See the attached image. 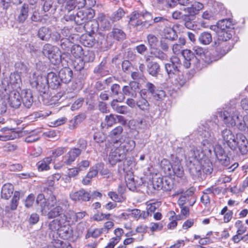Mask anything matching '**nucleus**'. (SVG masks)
Returning <instances> with one entry per match:
<instances>
[{
    "mask_svg": "<svg viewBox=\"0 0 248 248\" xmlns=\"http://www.w3.org/2000/svg\"><path fill=\"white\" fill-rule=\"evenodd\" d=\"M125 12L122 8H119L113 14L112 19L114 21L120 20L125 15Z\"/></svg>",
    "mask_w": 248,
    "mask_h": 248,
    "instance_id": "bf43d9fd",
    "label": "nucleus"
},
{
    "mask_svg": "<svg viewBox=\"0 0 248 248\" xmlns=\"http://www.w3.org/2000/svg\"><path fill=\"white\" fill-rule=\"evenodd\" d=\"M46 78L49 87L53 89H57L60 85L61 79L54 72L48 73Z\"/></svg>",
    "mask_w": 248,
    "mask_h": 248,
    "instance_id": "393cba45",
    "label": "nucleus"
},
{
    "mask_svg": "<svg viewBox=\"0 0 248 248\" xmlns=\"http://www.w3.org/2000/svg\"><path fill=\"white\" fill-rule=\"evenodd\" d=\"M109 36L119 41L123 40L125 38V33L122 30L119 29H114L109 33Z\"/></svg>",
    "mask_w": 248,
    "mask_h": 248,
    "instance_id": "4c0bfd02",
    "label": "nucleus"
},
{
    "mask_svg": "<svg viewBox=\"0 0 248 248\" xmlns=\"http://www.w3.org/2000/svg\"><path fill=\"white\" fill-rule=\"evenodd\" d=\"M164 34L165 37L169 40H173L177 37L176 32L171 28H166L165 29Z\"/></svg>",
    "mask_w": 248,
    "mask_h": 248,
    "instance_id": "603ef678",
    "label": "nucleus"
},
{
    "mask_svg": "<svg viewBox=\"0 0 248 248\" xmlns=\"http://www.w3.org/2000/svg\"><path fill=\"white\" fill-rule=\"evenodd\" d=\"M54 52H52V53L48 55L47 58L51 61L52 62H57L60 61L61 54L59 48L57 47V50L54 49Z\"/></svg>",
    "mask_w": 248,
    "mask_h": 248,
    "instance_id": "5fc2aeb1",
    "label": "nucleus"
},
{
    "mask_svg": "<svg viewBox=\"0 0 248 248\" xmlns=\"http://www.w3.org/2000/svg\"><path fill=\"white\" fill-rule=\"evenodd\" d=\"M105 121L108 126H111L113 124L116 123V116L112 114L106 115L105 117Z\"/></svg>",
    "mask_w": 248,
    "mask_h": 248,
    "instance_id": "69168bd1",
    "label": "nucleus"
},
{
    "mask_svg": "<svg viewBox=\"0 0 248 248\" xmlns=\"http://www.w3.org/2000/svg\"><path fill=\"white\" fill-rule=\"evenodd\" d=\"M188 155L195 159V160L202 161L205 156V153L202 151L201 147L193 146Z\"/></svg>",
    "mask_w": 248,
    "mask_h": 248,
    "instance_id": "c85d7f7f",
    "label": "nucleus"
},
{
    "mask_svg": "<svg viewBox=\"0 0 248 248\" xmlns=\"http://www.w3.org/2000/svg\"><path fill=\"white\" fill-rule=\"evenodd\" d=\"M181 65L180 59L177 56H172L169 62L165 64V69L169 76H174V74L179 73Z\"/></svg>",
    "mask_w": 248,
    "mask_h": 248,
    "instance_id": "9b49d317",
    "label": "nucleus"
},
{
    "mask_svg": "<svg viewBox=\"0 0 248 248\" xmlns=\"http://www.w3.org/2000/svg\"><path fill=\"white\" fill-rule=\"evenodd\" d=\"M171 79V82L177 87L183 86L186 82V80L184 78L183 76L178 73L174 74V76L170 77Z\"/></svg>",
    "mask_w": 248,
    "mask_h": 248,
    "instance_id": "e433bc0d",
    "label": "nucleus"
},
{
    "mask_svg": "<svg viewBox=\"0 0 248 248\" xmlns=\"http://www.w3.org/2000/svg\"><path fill=\"white\" fill-rule=\"evenodd\" d=\"M238 128L241 131H244L247 128L248 131V116L243 117V121L239 123Z\"/></svg>",
    "mask_w": 248,
    "mask_h": 248,
    "instance_id": "774afa93",
    "label": "nucleus"
},
{
    "mask_svg": "<svg viewBox=\"0 0 248 248\" xmlns=\"http://www.w3.org/2000/svg\"><path fill=\"white\" fill-rule=\"evenodd\" d=\"M114 143L115 144V149L109 155V162L112 165L124 160L127 153L132 150L136 145L135 141L129 139L124 140L123 141L116 140Z\"/></svg>",
    "mask_w": 248,
    "mask_h": 248,
    "instance_id": "7ed1b4c3",
    "label": "nucleus"
},
{
    "mask_svg": "<svg viewBox=\"0 0 248 248\" xmlns=\"http://www.w3.org/2000/svg\"><path fill=\"white\" fill-rule=\"evenodd\" d=\"M202 167L203 171L205 173L210 174L212 173L213 171L212 165L208 160L204 164H202Z\"/></svg>",
    "mask_w": 248,
    "mask_h": 248,
    "instance_id": "338daca9",
    "label": "nucleus"
},
{
    "mask_svg": "<svg viewBox=\"0 0 248 248\" xmlns=\"http://www.w3.org/2000/svg\"><path fill=\"white\" fill-rule=\"evenodd\" d=\"M193 52L190 50H185L183 52L184 60L183 65L186 68H188L191 65L196 68L200 67V60L198 57L204 55L203 49L200 46H195L193 48Z\"/></svg>",
    "mask_w": 248,
    "mask_h": 248,
    "instance_id": "39448f33",
    "label": "nucleus"
},
{
    "mask_svg": "<svg viewBox=\"0 0 248 248\" xmlns=\"http://www.w3.org/2000/svg\"><path fill=\"white\" fill-rule=\"evenodd\" d=\"M21 103L27 108H30L33 102L31 92L29 90H24L21 92Z\"/></svg>",
    "mask_w": 248,
    "mask_h": 248,
    "instance_id": "4be33fe9",
    "label": "nucleus"
},
{
    "mask_svg": "<svg viewBox=\"0 0 248 248\" xmlns=\"http://www.w3.org/2000/svg\"><path fill=\"white\" fill-rule=\"evenodd\" d=\"M160 166L166 174L170 175L171 174L173 165H171L168 160L163 159L161 162Z\"/></svg>",
    "mask_w": 248,
    "mask_h": 248,
    "instance_id": "a19ab883",
    "label": "nucleus"
},
{
    "mask_svg": "<svg viewBox=\"0 0 248 248\" xmlns=\"http://www.w3.org/2000/svg\"><path fill=\"white\" fill-rule=\"evenodd\" d=\"M10 82L11 84L15 85V87H19L21 83V75L16 72L12 73L10 77Z\"/></svg>",
    "mask_w": 248,
    "mask_h": 248,
    "instance_id": "79ce46f5",
    "label": "nucleus"
},
{
    "mask_svg": "<svg viewBox=\"0 0 248 248\" xmlns=\"http://www.w3.org/2000/svg\"><path fill=\"white\" fill-rule=\"evenodd\" d=\"M94 16V11L91 8L78 12L76 15H70L66 20H74L78 25H81L90 21Z\"/></svg>",
    "mask_w": 248,
    "mask_h": 248,
    "instance_id": "6e6552de",
    "label": "nucleus"
},
{
    "mask_svg": "<svg viewBox=\"0 0 248 248\" xmlns=\"http://www.w3.org/2000/svg\"><path fill=\"white\" fill-rule=\"evenodd\" d=\"M31 84L35 86L43 98L47 97L48 83L45 76H38L34 81H31Z\"/></svg>",
    "mask_w": 248,
    "mask_h": 248,
    "instance_id": "1a4fd4ad",
    "label": "nucleus"
},
{
    "mask_svg": "<svg viewBox=\"0 0 248 248\" xmlns=\"http://www.w3.org/2000/svg\"><path fill=\"white\" fill-rule=\"evenodd\" d=\"M70 197L73 201L79 202L89 201L91 199L90 194L83 189L78 191L72 192L70 194Z\"/></svg>",
    "mask_w": 248,
    "mask_h": 248,
    "instance_id": "a211bd4d",
    "label": "nucleus"
},
{
    "mask_svg": "<svg viewBox=\"0 0 248 248\" xmlns=\"http://www.w3.org/2000/svg\"><path fill=\"white\" fill-rule=\"evenodd\" d=\"M220 136L224 143L232 150H236L238 148L242 154L248 151V140L243 134H234L230 129L225 128L221 131Z\"/></svg>",
    "mask_w": 248,
    "mask_h": 248,
    "instance_id": "f257e3e1",
    "label": "nucleus"
},
{
    "mask_svg": "<svg viewBox=\"0 0 248 248\" xmlns=\"http://www.w3.org/2000/svg\"><path fill=\"white\" fill-rule=\"evenodd\" d=\"M71 46L72 42L69 39L62 38L61 39L60 46L63 50L68 51Z\"/></svg>",
    "mask_w": 248,
    "mask_h": 248,
    "instance_id": "6e6d98bb",
    "label": "nucleus"
},
{
    "mask_svg": "<svg viewBox=\"0 0 248 248\" xmlns=\"http://www.w3.org/2000/svg\"><path fill=\"white\" fill-rule=\"evenodd\" d=\"M214 152L218 162L222 165L227 166L230 164V159L224 149L219 145H217Z\"/></svg>",
    "mask_w": 248,
    "mask_h": 248,
    "instance_id": "ddd939ff",
    "label": "nucleus"
},
{
    "mask_svg": "<svg viewBox=\"0 0 248 248\" xmlns=\"http://www.w3.org/2000/svg\"><path fill=\"white\" fill-rule=\"evenodd\" d=\"M21 94L16 90L10 92L7 99L10 106L14 108H18L21 105Z\"/></svg>",
    "mask_w": 248,
    "mask_h": 248,
    "instance_id": "2eb2a0df",
    "label": "nucleus"
},
{
    "mask_svg": "<svg viewBox=\"0 0 248 248\" xmlns=\"http://www.w3.org/2000/svg\"><path fill=\"white\" fill-rule=\"evenodd\" d=\"M52 162V158L50 157H46L36 164V167L39 171H46L50 170V164Z\"/></svg>",
    "mask_w": 248,
    "mask_h": 248,
    "instance_id": "2f4dec72",
    "label": "nucleus"
},
{
    "mask_svg": "<svg viewBox=\"0 0 248 248\" xmlns=\"http://www.w3.org/2000/svg\"><path fill=\"white\" fill-rule=\"evenodd\" d=\"M220 116L227 126L233 127L236 125L238 128L239 123H242L243 121V117L234 108H228L227 110L220 112Z\"/></svg>",
    "mask_w": 248,
    "mask_h": 248,
    "instance_id": "423d86ee",
    "label": "nucleus"
},
{
    "mask_svg": "<svg viewBox=\"0 0 248 248\" xmlns=\"http://www.w3.org/2000/svg\"><path fill=\"white\" fill-rule=\"evenodd\" d=\"M73 65L76 71H80L84 67L85 62L81 58H77L73 62Z\"/></svg>",
    "mask_w": 248,
    "mask_h": 248,
    "instance_id": "864d4df0",
    "label": "nucleus"
},
{
    "mask_svg": "<svg viewBox=\"0 0 248 248\" xmlns=\"http://www.w3.org/2000/svg\"><path fill=\"white\" fill-rule=\"evenodd\" d=\"M142 19H140V25L142 27L147 28L151 25L153 23H160L163 25H166L168 23V20L163 16L155 17L153 21V16L151 14L147 12L142 14Z\"/></svg>",
    "mask_w": 248,
    "mask_h": 248,
    "instance_id": "9d476101",
    "label": "nucleus"
},
{
    "mask_svg": "<svg viewBox=\"0 0 248 248\" xmlns=\"http://www.w3.org/2000/svg\"><path fill=\"white\" fill-rule=\"evenodd\" d=\"M54 49L57 50V47L52 46L49 44H45L43 48L42 52L46 57H48L52 52H54Z\"/></svg>",
    "mask_w": 248,
    "mask_h": 248,
    "instance_id": "8fccbe9b",
    "label": "nucleus"
},
{
    "mask_svg": "<svg viewBox=\"0 0 248 248\" xmlns=\"http://www.w3.org/2000/svg\"><path fill=\"white\" fill-rule=\"evenodd\" d=\"M203 8V5L200 2H194L191 7L184 8V11L189 15L194 16L197 14Z\"/></svg>",
    "mask_w": 248,
    "mask_h": 248,
    "instance_id": "473e14b6",
    "label": "nucleus"
},
{
    "mask_svg": "<svg viewBox=\"0 0 248 248\" xmlns=\"http://www.w3.org/2000/svg\"><path fill=\"white\" fill-rule=\"evenodd\" d=\"M142 81L140 83V110L148 111L149 104L146 99L148 96L152 94L155 100L159 101L162 100L166 94L163 90H155V87L153 84L143 79L140 77Z\"/></svg>",
    "mask_w": 248,
    "mask_h": 248,
    "instance_id": "f03ea898",
    "label": "nucleus"
},
{
    "mask_svg": "<svg viewBox=\"0 0 248 248\" xmlns=\"http://www.w3.org/2000/svg\"><path fill=\"white\" fill-rule=\"evenodd\" d=\"M235 227L237 229L236 233L238 234L242 235L247 231V227L239 220L236 221Z\"/></svg>",
    "mask_w": 248,
    "mask_h": 248,
    "instance_id": "13d9d810",
    "label": "nucleus"
},
{
    "mask_svg": "<svg viewBox=\"0 0 248 248\" xmlns=\"http://www.w3.org/2000/svg\"><path fill=\"white\" fill-rule=\"evenodd\" d=\"M69 221L67 217L65 215H63L62 217V219H55L47 222V227L50 231L52 232L57 231L58 232L62 224Z\"/></svg>",
    "mask_w": 248,
    "mask_h": 248,
    "instance_id": "6ab92c4d",
    "label": "nucleus"
},
{
    "mask_svg": "<svg viewBox=\"0 0 248 248\" xmlns=\"http://www.w3.org/2000/svg\"><path fill=\"white\" fill-rule=\"evenodd\" d=\"M223 35L221 39L219 36L217 39L214 42V46L216 47H219L221 48V55H224L228 53L234 44V42L232 40H231L232 37V31H222Z\"/></svg>",
    "mask_w": 248,
    "mask_h": 248,
    "instance_id": "0eeeda50",
    "label": "nucleus"
},
{
    "mask_svg": "<svg viewBox=\"0 0 248 248\" xmlns=\"http://www.w3.org/2000/svg\"><path fill=\"white\" fill-rule=\"evenodd\" d=\"M57 233L62 238L68 240L73 237V231L71 226L66 222L62 224Z\"/></svg>",
    "mask_w": 248,
    "mask_h": 248,
    "instance_id": "412c9836",
    "label": "nucleus"
},
{
    "mask_svg": "<svg viewBox=\"0 0 248 248\" xmlns=\"http://www.w3.org/2000/svg\"><path fill=\"white\" fill-rule=\"evenodd\" d=\"M29 5L24 3L19 9V14L17 16L16 20L18 23L23 24L27 20L29 16Z\"/></svg>",
    "mask_w": 248,
    "mask_h": 248,
    "instance_id": "5701e85b",
    "label": "nucleus"
},
{
    "mask_svg": "<svg viewBox=\"0 0 248 248\" xmlns=\"http://www.w3.org/2000/svg\"><path fill=\"white\" fill-rule=\"evenodd\" d=\"M129 85L132 91V97L137 96V93H140L139 83L136 81H132L130 82Z\"/></svg>",
    "mask_w": 248,
    "mask_h": 248,
    "instance_id": "de8ad7c7",
    "label": "nucleus"
},
{
    "mask_svg": "<svg viewBox=\"0 0 248 248\" xmlns=\"http://www.w3.org/2000/svg\"><path fill=\"white\" fill-rule=\"evenodd\" d=\"M203 131L201 136L205 138L201 144L202 151L205 153V156L209 155L211 154L212 143L214 142L215 138L214 131L218 128V125L212 121H209L202 125Z\"/></svg>",
    "mask_w": 248,
    "mask_h": 248,
    "instance_id": "20e7f679",
    "label": "nucleus"
},
{
    "mask_svg": "<svg viewBox=\"0 0 248 248\" xmlns=\"http://www.w3.org/2000/svg\"><path fill=\"white\" fill-rule=\"evenodd\" d=\"M152 53L155 58L161 61H165L168 59V55L160 50L156 49Z\"/></svg>",
    "mask_w": 248,
    "mask_h": 248,
    "instance_id": "052dcab7",
    "label": "nucleus"
},
{
    "mask_svg": "<svg viewBox=\"0 0 248 248\" xmlns=\"http://www.w3.org/2000/svg\"><path fill=\"white\" fill-rule=\"evenodd\" d=\"M129 24L130 26L136 27L140 24V14L137 12H133L131 16L129 21Z\"/></svg>",
    "mask_w": 248,
    "mask_h": 248,
    "instance_id": "a18cd8bd",
    "label": "nucleus"
},
{
    "mask_svg": "<svg viewBox=\"0 0 248 248\" xmlns=\"http://www.w3.org/2000/svg\"><path fill=\"white\" fill-rule=\"evenodd\" d=\"M14 187L10 183L5 184L0 191V197L2 199L8 200L13 194Z\"/></svg>",
    "mask_w": 248,
    "mask_h": 248,
    "instance_id": "bb28decb",
    "label": "nucleus"
},
{
    "mask_svg": "<svg viewBox=\"0 0 248 248\" xmlns=\"http://www.w3.org/2000/svg\"><path fill=\"white\" fill-rule=\"evenodd\" d=\"M147 211L151 215L158 207V203L155 202H151V201L146 202Z\"/></svg>",
    "mask_w": 248,
    "mask_h": 248,
    "instance_id": "680f3d73",
    "label": "nucleus"
},
{
    "mask_svg": "<svg viewBox=\"0 0 248 248\" xmlns=\"http://www.w3.org/2000/svg\"><path fill=\"white\" fill-rule=\"evenodd\" d=\"M177 161H175V164H173L172 168V172L178 177L181 178L184 174V170L183 167L181 165V161L183 160V156L181 157L176 156Z\"/></svg>",
    "mask_w": 248,
    "mask_h": 248,
    "instance_id": "cd10ccee",
    "label": "nucleus"
},
{
    "mask_svg": "<svg viewBox=\"0 0 248 248\" xmlns=\"http://www.w3.org/2000/svg\"><path fill=\"white\" fill-rule=\"evenodd\" d=\"M232 24L230 19H224L219 21L217 25L211 26V29L214 31L217 36H219L221 39H223V31H232Z\"/></svg>",
    "mask_w": 248,
    "mask_h": 248,
    "instance_id": "f8f14e48",
    "label": "nucleus"
},
{
    "mask_svg": "<svg viewBox=\"0 0 248 248\" xmlns=\"http://www.w3.org/2000/svg\"><path fill=\"white\" fill-rule=\"evenodd\" d=\"M59 77L62 82L64 83H68L72 79L73 71L69 67H64L60 70Z\"/></svg>",
    "mask_w": 248,
    "mask_h": 248,
    "instance_id": "b1692460",
    "label": "nucleus"
},
{
    "mask_svg": "<svg viewBox=\"0 0 248 248\" xmlns=\"http://www.w3.org/2000/svg\"><path fill=\"white\" fill-rule=\"evenodd\" d=\"M71 54L76 58H80L83 54L82 47L79 45H74L71 48Z\"/></svg>",
    "mask_w": 248,
    "mask_h": 248,
    "instance_id": "ea45409f",
    "label": "nucleus"
},
{
    "mask_svg": "<svg viewBox=\"0 0 248 248\" xmlns=\"http://www.w3.org/2000/svg\"><path fill=\"white\" fill-rule=\"evenodd\" d=\"M35 200V196L33 194H31L28 195L25 201V206L26 207L29 208L31 207Z\"/></svg>",
    "mask_w": 248,
    "mask_h": 248,
    "instance_id": "0e129e2a",
    "label": "nucleus"
},
{
    "mask_svg": "<svg viewBox=\"0 0 248 248\" xmlns=\"http://www.w3.org/2000/svg\"><path fill=\"white\" fill-rule=\"evenodd\" d=\"M199 41L203 45H208L212 41V35L211 33L208 32H202L199 37Z\"/></svg>",
    "mask_w": 248,
    "mask_h": 248,
    "instance_id": "58836bf2",
    "label": "nucleus"
},
{
    "mask_svg": "<svg viewBox=\"0 0 248 248\" xmlns=\"http://www.w3.org/2000/svg\"><path fill=\"white\" fill-rule=\"evenodd\" d=\"M66 152V148L65 147H60L52 150V154L49 156L51 157L52 160L53 158H56L62 155Z\"/></svg>",
    "mask_w": 248,
    "mask_h": 248,
    "instance_id": "09e8293b",
    "label": "nucleus"
},
{
    "mask_svg": "<svg viewBox=\"0 0 248 248\" xmlns=\"http://www.w3.org/2000/svg\"><path fill=\"white\" fill-rule=\"evenodd\" d=\"M111 107L117 113L125 114L128 112L127 107L125 106H115L114 103L113 106Z\"/></svg>",
    "mask_w": 248,
    "mask_h": 248,
    "instance_id": "e2e57ef3",
    "label": "nucleus"
},
{
    "mask_svg": "<svg viewBox=\"0 0 248 248\" xmlns=\"http://www.w3.org/2000/svg\"><path fill=\"white\" fill-rule=\"evenodd\" d=\"M111 95L113 97H117L111 102V106H113L115 102H122L125 99V96L121 91V87L118 84H113L110 88Z\"/></svg>",
    "mask_w": 248,
    "mask_h": 248,
    "instance_id": "aec40b11",
    "label": "nucleus"
},
{
    "mask_svg": "<svg viewBox=\"0 0 248 248\" xmlns=\"http://www.w3.org/2000/svg\"><path fill=\"white\" fill-rule=\"evenodd\" d=\"M81 152L79 148L74 147L71 148L69 151L62 157L63 163L66 165H71L75 161L76 158L80 155Z\"/></svg>",
    "mask_w": 248,
    "mask_h": 248,
    "instance_id": "4468645a",
    "label": "nucleus"
},
{
    "mask_svg": "<svg viewBox=\"0 0 248 248\" xmlns=\"http://www.w3.org/2000/svg\"><path fill=\"white\" fill-rule=\"evenodd\" d=\"M152 185L153 187L156 190L162 189L163 187L164 177H160L155 176L153 177Z\"/></svg>",
    "mask_w": 248,
    "mask_h": 248,
    "instance_id": "37998d69",
    "label": "nucleus"
},
{
    "mask_svg": "<svg viewBox=\"0 0 248 248\" xmlns=\"http://www.w3.org/2000/svg\"><path fill=\"white\" fill-rule=\"evenodd\" d=\"M36 203L40 207L41 212L43 214L44 211L46 212V208L49 209L48 206H47L46 199L45 198V196L42 194H40L37 196Z\"/></svg>",
    "mask_w": 248,
    "mask_h": 248,
    "instance_id": "c9c22d12",
    "label": "nucleus"
},
{
    "mask_svg": "<svg viewBox=\"0 0 248 248\" xmlns=\"http://www.w3.org/2000/svg\"><path fill=\"white\" fill-rule=\"evenodd\" d=\"M147 70L150 75L156 77L160 70V66L157 62H149L147 64Z\"/></svg>",
    "mask_w": 248,
    "mask_h": 248,
    "instance_id": "72a5a7b5",
    "label": "nucleus"
},
{
    "mask_svg": "<svg viewBox=\"0 0 248 248\" xmlns=\"http://www.w3.org/2000/svg\"><path fill=\"white\" fill-rule=\"evenodd\" d=\"M108 196L115 202H122L125 200V198L121 194H118L115 192H109Z\"/></svg>",
    "mask_w": 248,
    "mask_h": 248,
    "instance_id": "4d7b16f0",
    "label": "nucleus"
},
{
    "mask_svg": "<svg viewBox=\"0 0 248 248\" xmlns=\"http://www.w3.org/2000/svg\"><path fill=\"white\" fill-rule=\"evenodd\" d=\"M20 192L16 191L10 203V208L11 210H15L17 209L20 199Z\"/></svg>",
    "mask_w": 248,
    "mask_h": 248,
    "instance_id": "c03bdc74",
    "label": "nucleus"
},
{
    "mask_svg": "<svg viewBox=\"0 0 248 248\" xmlns=\"http://www.w3.org/2000/svg\"><path fill=\"white\" fill-rule=\"evenodd\" d=\"M1 131L5 133L6 135L4 136L0 135V140L6 141L12 140L21 136L22 132L16 130L15 128H9L8 127H3L1 129Z\"/></svg>",
    "mask_w": 248,
    "mask_h": 248,
    "instance_id": "dca6fc26",
    "label": "nucleus"
},
{
    "mask_svg": "<svg viewBox=\"0 0 248 248\" xmlns=\"http://www.w3.org/2000/svg\"><path fill=\"white\" fill-rule=\"evenodd\" d=\"M37 36L42 41H48L51 37V30L48 27H42L38 29Z\"/></svg>",
    "mask_w": 248,
    "mask_h": 248,
    "instance_id": "7c9ffc66",
    "label": "nucleus"
},
{
    "mask_svg": "<svg viewBox=\"0 0 248 248\" xmlns=\"http://www.w3.org/2000/svg\"><path fill=\"white\" fill-rule=\"evenodd\" d=\"M202 161L194 160L193 162L190 161L188 168L190 174L193 178L199 177L202 174Z\"/></svg>",
    "mask_w": 248,
    "mask_h": 248,
    "instance_id": "f3484780",
    "label": "nucleus"
},
{
    "mask_svg": "<svg viewBox=\"0 0 248 248\" xmlns=\"http://www.w3.org/2000/svg\"><path fill=\"white\" fill-rule=\"evenodd\" d=\"M16 72L18 73V74L21 76H24L28 73V68L26 65L23 63H16Z\"/></svg>",
    "mask_w": 248,
    "mask_h": 248,
    "instance_id": "3c124183",
    "label": "nucleus"
},
{
    "mask_svg": "<svg viewBox=\"0 0 248 248\" xmlns=\"http://www.w3.org/2000/svg\"><path fill=\"white\" fill-rule=\"evenodd\" d=\"M96 22L98 26L104 30H109L111 27L109 19L103 14L98 15Z\"/></svg>",
    "mask_w": 248,
    "mask_h": 248,
    "instance_id": "a878e982",
    "label": "nucleus"
},
{
    "mask_svg": "<svg viewBox=\"0 0 248 248\" xmlns=\"http://www.w3.org/2000/svg\"><path fill=\"white\" fill-rule=\"evenodd\" d=\"M64 210L62 206L60 205H57L55 207L51 209L47 213V216L48 219L55 218L59 217L58 219H62V217L65 215Z\"/></svg>",
    "mask_w": 248,
    "mask_h": 248,
    "instance_id": "c756f323",
    "label": "nucleus"
},
{
    "mask_svg": "<svg viewBox=\"0 0 248 248\" xmlns=\"http://www.w3.org/2000/svg\"><path fill=\"white\" fill-rule=\"evenodd\" d=\"M163 187L162 189L165 191H170L173 187V182L170 177H164Z\"/></svg>",
    "mask_w": 248,
    "mask_h": 248,
    "instance_id": "49530a36",
    "label": "nucleus"
},
{
    "mask_svg": "<svg viewBox=\"0 0 248 248\" xmlns=\"http://www.w3.org/2000/svg\"><path fill=\"white\" fill-rule=\"evenodd\" d=\"M93 72L96 74L105 76L109 74V70L107 66L106 61H102L98 66L95 67Z\"/></svg>",
    "mask_w": 248,
    "mask_h": 248,
    "instance_id": "f704fd0d",
    "label": "nucleus"
}]
</instances>
